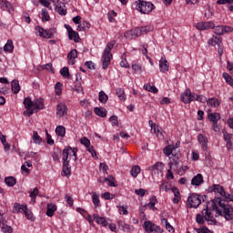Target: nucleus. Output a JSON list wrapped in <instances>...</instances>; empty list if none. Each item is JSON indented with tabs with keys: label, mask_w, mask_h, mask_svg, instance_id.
<instances>
[{
	"label": "nucleus",
	"mask_w": 233,
	"mask_h": 233,
	"mask_svg": "<svg viewBox=\"0 0 233 233\" xmlns=\"http://www.w3.org/2000/svg\"><path fill=\"white\" fill-rule=\"evenodd\" d=\"M106 181L108 182L109 187H116V183L114 182V177L109 176L108 177L100 178V183H106Z\"/></svg>",
	"instance_id": "72a5a7b5"
},
{
	"label": "nucleus",
	"mask_w": 233,
	"mask_h": 233,
	"mask_svg": "<svg viewBox=\"0 0 233 233\" xmlns=\"http://www.w3.org/2000/svg\"><path fill=\"white\" fill-rule=\"evenodd\" d=\"M205 219L207 220L208 225H216V223H218L214 216H212V212H210V209L208 208L204 209L202 211V215L198 214L196 217V221L198 225H204Z\"/></svg>",
	"instance_id": "20e7f679"
},
{
	"label": "nucleus",
	"mask_w": 233,
	"mask_h": 233,
	"mask_svg": "<svg viewBox=\"0 0 233 233\" xmlns=\"http://www.w3.org/2000/svg\"><path fill=\"white\" fill-rule=\"evenodd\" d=\"M157 201V198H156V196H152L149 199V203H147V207L151 209V210H157L156 208V202Z\"/></svg>",
	"instance_id": "ea45409f"
},
{
	"label": "nucleus",
	"mask_w": 233,
	"mask_h": 233,
	"mask_svg": "<svg viewBox=\"0 0 233 233\" xmlns=\"http://www.w3.org/2000/svg\"><path fill=\"white\" fill-rule=\"evenodd\" d=\"M132 69L134 70V72H137L138 74H141V72H143V69L141 68V66L139 64H133Z\"/></svg>",
	"instance_id": "0e129e2a"
},
{
	"label": "nucleus",
	"mask_w": 233,
	"mask_h": 233,
	"mask_svg": "<svg viewBox=\"0 0 233 233\" xmlns=\"http://www.w3.org/2000/svg\"><path fill=\"white\" fill-rule=\"evenodd\" d=\"M195 26L198 30H210V28H214V22H198L195 24Z\"/></svg>",
	"instance_id": "ddd939ff"
},
{
	"label": "nucleus",
	"mask_w": 233,
	"mask_h": 233,
	"mask_svg": "<svg viewBox=\"0 0 233 233\" xmlns=\"http://www.w3.org/2000/svg\"><path fill=\"white\" fill-rule=\"evenodd\" d=\"M208 105H210L213 108H218V106H219V101L217 98H209Z\"/></svg>",
	"instance_id": "37998d69"
},
{
	"label": "nucleus",
	"mask_w": 233,
	"mask_h": 233,
	"mask_svg": "<svg viewBox=\"0 0 233 233\" xmlns=\"http://www.w3.org/2000/svg\"><path fill=\"white\" fill-rule=\"evenodd\" d=\"M171 190L175 196L174 198L172 199V201L175 205H177V203H179V201H181V193L179 192V188L172 187Z\"/></svg>",
	"instance_id": "aec40b11"
},
{
	"label": "nucleus",
	"mask_w": 233,
	"mask_h": 233,
	"mask_svg": "<svg viewBox=\"0 0 233 233\" xmlns=\"http://www.w3.org/2000/svg\"><path fill=\"white\" fill-rule=\"evenodd\" d=\"M179 153H175L174 157H169V168L177 172V174H181L185 172L183 166L179 165Z\"/></svg>",
	"instance_id": "423d86ee"
},
{
	"label": "nucleus",
	"mask_w": 233,
	"mask_h": 233,
	"mask_svg": "<svg viewBox=\"0 0 233 233\" xmlns=\"http://www.w3.org/2000/svg\"><path fill=\"white\" fill-rule=\"evenodd\" d=\"M5 182L7 187H15V183H17V179H15L14 177H6L5 178Z\"/></svg>",
	"instance_id": "c9c22d12"
},
{
	"label": "nucleus",
	"mask_w": 233,
	"mask_h": 233,
	"mask_svg": "<svg viewBox=\"0 0 233 233\" xmlns=\"http://www.w3.org/2000/svg\"><path fill=\"white\" fill-rule=\"evenodd\" d=\"M151 132H154L157 137H163V133H161V128L159 126H157L154 129L151 130Z\"/></svg>",
	"instance_id": "052dcab7"
},
{
	"label": "nucleus",
	"mask_w": 233,
	"mask_h": 233,
	"mask_svg": "<svg viewBox=\"0 0 233 233\" xmlns=\"http://www.w3.org/2000/svg\"><path fill=\"white\" fill-rule=\"evenodd\" d=\"M162 223L166 225V228L168 232H172V230L174 231V228L172 227V225H170V223H168V219L162 218Z\"/></svg>",
	"instance_id": "4d7b16f0"
},
{
	"label": "nucleus",
	"mask_w": 233,
	"mask_h": 233,
	"mask_svg": "<svg viewBox=\"0 0 233 233\" xmlns=\"http://www.w3.org/2000/svg\"><path fill=\"white\" fill-rule=\"evenodd\" d=\"M35 32L40 37H44V39H52V36L54 35L50 30H45L39 25L35 27Z\"/></svg>",
	"instance_id": "9b49d317"
},
{
	"label": "nucleus",
	"mask_w": 233,
	"mask_h": 233,
	"mask_svg": "<svg viewBox=\"0 0 233 233\" xmlns=\"http://www.w3.org/2000/svg\"><path fill=\"white\" fill-rule=\"evenodd\" d=\"M207 198V195L199 196L196 193H191L187 198V207L189 208H198L201 205V201H205Z\"/></svg>",
	"instance_id": "39448f33"
},
{
	"label": "nucleus",
	"mask_w": 233,
	"mask_h": 233,
	"mask_svg": "<svg viewBox=\"0 0 233 233\" xmlns=\"http://www.w3.org/2000/svg\"><path fill=\"white\" fill-rule=\"evenodd\" d=\"M194 230L198 233H208L210 232L209 229L207 228V227L203 226L202 228H194Z\"/></svg>",
	"instance_id": "680f3d73"
},
{
	"label": "nucleus",
	"mask_w": 233,
	"mask_h": 233,
	"mask_svg": "<svg viewBox=\"0 0 233 233\" xmlns=\"http://www.w3.org/2000/svg\"><path fill=\"white\" fill-rule=\"evenodd\" d=\"M81 145H84V147H90V140L86 138V137H84L83 138L80 139Z\"/></svg>",
	"instance_id": "e2e57ef3"
},
{
	"label": "nucleus",
	"mask_w": 233,
	"mask_h": 233,
	"mask_svg": "<svg viewBox=\"0 0 233 233\" xmlns=\"http://www.w3.org/2000/svg\"><path fill=\"white\" fill-rule=\"evenodd\" d=\"M114 45H116V40H112L107 43L103 55H102V68L103 70H106L110 66V61H112V48H114Z\"/></svg>",
	"instance_id": "7ed1b4c3"
},
{
	"label": "nucleus",
	"mask_w": 233,
	"mask_h": 233,
	"mask_svg": "<svg viewBox=\"0 0 233 233\" xmlns=\"http://www.w3.org/2000/svg\"><path fill=\"white\" fill-rule=\"evenodd\" d=\"M45 108V100L43 98H36L33 101V110L34 112H39Z\"/></svg>",
	"instance_id": "2eb2a0df"
},
{
	"label": "nucleus",
	"mask_w": 233,
	"mask_h": 233,
	"mask_svg": "<svg viewBox=\"0 0 233 233\" xmlns=\"http://www.w3.org/2000/svg\"><path fill=\"white\" fill-rule=\"evenodd\" d=\"M26 208H27L26 205H21L19 203H15L12 212H13V214H21L23 212L25 213Z\"/></svg>",
	"instance_id": "f3484780"
},
{
	"label": "nucleus",
	"mask_w": 233,
	"mask_h": 233,
	"mask_svg": "<svg viewBox=\"0 0 233 233\" xmlns=\"http://www.w3.org/2000/svg\"><path fill=\"white\" fill-rule=\"evenodd\" d=\"M116 94L117 97L120 99V101H127V95H125V89L117 87L116 89Z\"/></svg>",
	"instance_id": "c756f323"
},
{
	"label": "nucleus",
	"mask_w": 233,
	"mask_h": 233,
	"mask_svg": "<svg viewBox=\"0 0 233 233\" xmlns=\"http://www.w3.org/2000/svg\"><path fill=\"white\" fill-rule=\"evenodd\" d=\"M223 78L225 79L226 83L229 85V86H233V78L228 73H223Z\"/></svg>",
	"instance_id": "79ce46f5"
},
{
	"label": "nucleus",
	"mask_w": 233,
	"mask_h": 233,
	"mask_svg": "<svg viewBox=\"0 0 233 233\" xmlns=\"http://www.w3.org/2000/svg\"><path fill=\"white\" fill-rule=\"evenodd\" d=\"M11 90L14 94H19V92H21V86H19V80H13L11 82Z\"/></svg>",
	"instance_id": "a878e982"
},
{
	"label": "nucleus",
	"mask_w": 233,
	"mask_h": 233,
	"mask_svg": "<svg viewBox=\"0 0 233 233\" xmlns=\"http://www.w3.org/2000/svg\"><path fill=\"white\" fill-rule=\"evenodd\" d=\"M68 37L71 41H74L75 43H79V41H81V38L79 37V33L76 31H71L68 35Z\"/></svg>",
	"instance_id": "7c9ffc66"
},
{
	"label": "nucleus",
	"mask_w": 233,
	"mask_h": 233,
	"mask_svg": "<svg viewBox=\"0 0 233 233\" xmlns=\"http://www.w3.org/2000/svg\"><path fill=\"white\" fill-rule=\"evenodd\" d=\"M163 153L167 157L172 156V157H174V156L177 154V152H176L174 149V145H168L166 147H164Z\"/></svg>",
	"instance_id": "5701e85b"
},
{
	"label": "nucleus",
	"mask_w": 233,
	"mask_h": 233,
	"mask_svg": "<svg viewBox=\"0 0 233 233\" xmlns=\"http://www.w3.org/2000/svg\"><path fill=\"white\" fill-rule=\"evenodd\" d=\"M109 121L113 127H117L118 121H117V116H112L109 117Z\"/></svg>",
	"instance_id": "338daca9"
},
{
	"label": "nucleus",
	"mask_w": 233,
	"mask_h": 233,
	"mask_svg": "<svg viewBox=\"0 0 233 233\" xmlns=\"http://www.w3.org/2000/svg\"><path fill=\"white\" fill-rule=\"evenodd\" d=\"M55 90H56V96H59L60 94H62V92H63V84H61L60 82H57L55 86Z\"/></svg>",
	"instance_id": "603ef678"
},
{
	"label": "nucleus",
	"mask_w": 233,
	"mask_h": 233,
	"mask_svg": "<svg viewBox=\"0 0 233 233\" xmlns=\"http://www.w3.org/2000/svg\"><path fill=\"white\" fill-rule=\"evenodd\" d=\"M204 179H203V175H201V174H198V175H196L193 178H192V180H191V185L193 186V187H199V185H202V183H204Z\"/></svg>",
	"instance_id": "a211bd4d"
},
{
	"label": "nucleus",
	"mask_w": 233,
	"mask_h": 233,
	"mask_svg": "<svg viewBox=\"0 0 233 233\" xmlns=\"http://www.w3.org/2000/svg\"><path fill=\"white\" fill-rule=\"evenodd\" d=\"M90 194H91L93 205L96 208L101 207V200H99V195H97V193H96V192H93V193H90Z\"/></svg>",
	"instance_id": "cd10ccee"
},
{
	"label": "nucleus",
	"mask_w": 233,
	"mask_h": 233,
	"mask_svg": "<svg viewBox=\"0 0 233 233\" xmlns=\"http://www.w3.org/2000/svg\"><path fill=\"white\" fill-rule=\"evenodd\" d=\"M154 223L152 221L147 220L144 222V228L146 232L152 233V230L154 229Z\"/></svg>",
	"instance_id": "f704fd0d"
},
{
	"label": "nucleus",
	"mask_w": 233,
	"mask_h": 233,
	"mask_svg": "<svg viewBox=\"0 0 233 233\" xmlns=\"http://www.w3.org/2000/svg\"><path fill=\"white\" fill-rule=\"evenodd\" d=\"M93 218L94 219H96L98 225H101L102 227H108V221L106 220V218L99 217V215L97 214H94Z\"/></svg>",
	"instance_id": "4be33fe9"
},
{
	"label": "nucleus",
	"mask_w": 233,
	"mask_h": 233,
	"mask_svg": "<svg viewBox=\"0 0 233 233\" xmlns=\"http://www.w3.org/2000/svg\"><path fill=\"white\" fill-rule=\"evenodd\" d=\"M137 10L141 14H150L154 10V4L143 0L137 1Z\"/></svg>",
	"instance_id": "0eeeda50"
},
{
	"label": "nucleus",
	"mask_w": 233,
	"mask_h": 233,
	"mask_svg": "<svg viewBox=\"0 0 233 233\" xmlns=\"http://www.w3.org/2000/svg\"><path fill=\"white\" fill-rule=\"evenodd\" d=\"M68 114V107L64 103H60L56 106V116L57 117H66Z\"/></svg>",
	"instance_id": "f8f14e48"
},
{
	"label": "nucleus",
	"mask_w": 233,
	"mask_h": 233,
	"mask_svg": "<svg viewBox=\"0 0 233 233\" xmlns=\"http://www.w3.org/2000/svg\"><path fill=\"white\" fill-rule=\"evenodd\" d=\"M152 30H154V27H152L150 25L140 27V32H141L142 35L143 34H148V32H152Z\"/></svg>",
	"instance_id": "6e6d98bb"
},
{
	"label": "nucleus",
	"mask_w": 233,
	"mask_h": 233,
	"mask_svg": "<svg viewBox=\"0 0 233 233\" xmlns=\"http://www.w3.org/2000/svg\"><path fill=\"white\" fill-rule=\"evenodd\" d=\"M117 15V13H116L114 10L110 11L109 13H107V18L109 23H116V17Z\"/></svg>",
	"instance_id": "49530a36"
},
{
	"label": "nucleus",
	"mask_w": 233,
	"mask_h": 233,
	"mask_svg": "<svg viewBox=\"0 0 233 233\" xmlns=\"http://www.w3.org/2000/svg\"><path fill=\"white\" fill-rule=\"evenodd\" d=\"M56 210H57V206L56 204H53V203L48 204L46 216H48V218H53L54 214H56Z\"/></svg>",
	"instance_id": "393cba45"
},
{
	"label": "nucleus",
	"mask_w": 233,
	"mask_h": 233,
	"mask_svg": "<svg viewBox=\"0 0 233 233\" xmlns=\"http://www.w3.org/2000/svg\"><path fill=\"white\" fill-rule=\"evenodd\" d=\"M56 136H59L60 137H65L66 134V129L63 126H57L56 128Z\"/></svg>",
	"instance_id": "473e14b6"
},
{
	"label": "nucleus",
	"mask_w": 233,
	"mask_h": 233,
	"mask_svg": "<svg viewBox=\"0 0 233 233\" xmlns=\"http://www.w3.org/2000/svg\"><path fill=\"white\" fill-rule=\"evenodd\" d=\"M69 156L70 157H73L74 161H77V147H65L62 151V173L66 177H70L72 176V167L70 166Z\"/></svg>",
	"instance_id": "f03ea898"
},
{
	"label": "nucleus",
	"mask_w": 233,
	"mask_h": 233,
	"mask_svg": "<svg viewBox=\"0 0 233 233\" xmlns=\"http://www.w3.org/2000/svg\"><path fill=\"white\" fill-rule=\"evenodd\" d=\"M77 58V49L71 50L67 55V59H76Z\"/></svg>",
	"instance_id": "13d9d810"
},
{
	"label": "nucleus",
	"mask_w": 233,
	"mask_h": 233,
	"mask_svg": "<svg viewBox=\"0 0 233 233\" xmlns=\"http://www.w3.org/2000/svg\"><path fill=\"white\" fill-rule=\"evenodd\" d=\"M208 119L211 123H218L219 119H221V115H219V113H211L208 115Z\"/></svg>",
	"instance_id": "c85d7f7f"
},
{
	"label": "nucleus",
	"mask_w": 233,
	"mask_h": 233,
	"mask_svg": "<svg viewBox=\"0 0 233 233\" xmlns=\"http://www.w3.org/2000/svg\"><path fill=\"white\" fill-rule=\"evenodd\" d=\"M148 170H151L152 172H154V170H157V172H161V170H163V163L157 162L155 165L149 167Z\"/></svg>",
	"instance_id": "4c0bfd02"
},
{
	"label": "nucleus",
	"mask_w": 233,
	"mask_h": 233,
	"mask_svg": "<svg viewBox=\"0 0 233 233\" xmlns=\"http://www.w3.org/2000/svg\"><path fill=\"white\" fill-rule=\"evenodd\" d=\"M224 141H226V148L227 150H233V143H232V134L227 132V130H222Z\"/></svg>",
	"instance_id": "9d476101"
},
{
	"label": "nucleus",
	"mask_w": 233,
	"mask_h": 233,
	"mask_svg": "<svg viewBox=\"0 0 233 233\" xmlns=\"http://www.w3.org/2000/svg\"><path fill=\"white\" fill-rule=\"evenodd\" d=\"M209 192H215L219 197L215 198L212 200L213 210L217 211V214L223 216L227 221L233 219V208L228 203L233 201V195L225 191V188L221 185H213L208 188Z\"/></svg>",
	"instance_id": "f257e3e1"
},
{
	"label": "nucleus",
	"mask_w": 233,
	"mask_h": 233,
	"mask_svg": "<svg viewBox=\"0 0 233 233\" xmlns=\"http://www.w3.org/2000/svg\"><path fill=\"white\" fill-rule=\"evenodd\" d=\"M24 214L25 216V218L27 219H30L31 221H34V219H35V218H34V214L32 213V211L30 209L25 208V210L24 211Z\"/></svg>",
	"instance_id": "8fccbe9b"
},
{
	"label": "nucleus",
	"mask_w": 233,
	"mask_h": 233,
	"mask_svg": "<svg viewBox=\"0 0 233 233\" xmlns=\"http://www.w3.org/2000/svg\"><path fill=\"white\" fill-rule=\"evenodd\" d=\"M0 7L1 10H3L4 12H8L9 14H12V12H14V6H12V4L7 0H1Z\"/></svg>",
	"instance_id": "4468645a"
},
{
	"label": "nucleus",
	"mask_w": 233,
	"mask_h": 233,
	"mask_svg": "<svg viewBox=\"0 0 233 233\" xmlns=\"http://www.w3.org/2000/svg\"><path fill=\"white\" fill-rule=\"evenodd\" d=\"M55 10L57 14H59V15H65L66 14V9L63 8L61 5H56Z\"/></svg>",
	"instance_id": "5fc2aeb1"
},
{
	"label": "nucleus",
	"mask_w": 233,
	"mask_h": 233,
	"mask_svg": "<svg viewBox=\"0 0 233 233\" xmlns=\"http://www.w3.org/2000/svg\"><path fill=\"white\" fill-rule=\"evenodd\" d=\"M141 173V167L139 166H134L130 171V174L133 177H137Z\"/></svg>",
	"instance_id": "a19ab883"
},
{
	"label": "nucleus",
	"mask_w": 233,
	"mask_h": 233,
	"mask_svg": "<svg viewBox=\"0 0 233 233\" xmlns=\"http://www.w3.org/2000/svg\"><path fill=\"white\" fill-rule=\"evenodd\" d=\"M117 225H118L119 228H121V230H123V232H132V226L127 224V222H125V220H118Z\"/></svg>",
	"instance_id": "6ab92c4d"
},
{
	"label": "nucleus",
	"mask_w": 233,
	"mask_h": 233,
	"mask_svg": "<svg viewBox=\"0 0 233 233\" xmlns=\"http://www.w3.org/2000/svg\"><path fill=\"white\" fill-rule=\"evenodd\" d=\"M160 189L165 190V192H168V190H170V188L168 187V182L162 181L160 184Z\"/></svg>",
	"instance_id": "69168bd1"
},
{
	"label": "nucleus",
	"mask_w": 233,
	"mask_h": 233,
	"mask_svg": "<svg viewBox=\"0 0 233 233\" xmlns=\"http://www.w3.org/2000/svg\"><path fill=\"white\" fill-rule=\"evenodd\" d=\"M2 232L12 233V232H14V229L12 228V227H10L5 223H2Z\"/></svg>",
	"instance_id": "3c124183"
},
{
	"label": "nucleus",
	"mask_w": 233,
	"mask_h": 233,
	"mask_svg": "<svg viewBox=\"0 0 233 233\" xmlns=\"http://www.w3.org/2000/svg\"><path fill=\"white\" fill-rule=\"evenodd\" d=\"M124 35H125V38H126V39H134V38L137 37L136 35L134 34V30H133V29H131V30H129V31H127V32L124 34Z\"/></svg>",
	"instance_id": "864d4df0"
},
{
	"label": "nucleus",
	"mask_w": 233,
	"mask_h": 233,
	"mask_svg": "<svg viewBox=\"0 0 233 233\" xmlns=\"http://www.w3.org/2000/svg\"><path fill=\"white\" fill-rule=\"evenodd\" d=\"M213 29L214 34L217 35H225V34H228L229 32H233V27L230 25H217L214 24Z\"/></svg>",
	"instance_id": "6e6552de"
},
{
	"label": "nucleus",
	"mask_w": 233,
	"mask_h": 233,
	"mask_svg": "<svg viewBox=\"0 0 233 233\" xmlns=\"http://www.w3.org/2000/svg\"><path fill=\"white\" fill-rule=\"evenodd\" d=\"M144 88H145L147 92H152L153 94H157V92H159V90L157 89V87H156L155 86L146 85V86H144Z\"/></svg>",
	"instance_id": "a18cd8bd"
},
{
	"label": "nucleus",
	"mask_w": 233,
	"mask_h": 233,
	"mask_svg": "<svg viewBox=\"0 0 233 233\" xmlns=\"http://www.w3.org/2000/svg\"><path fill=\"white\" fill-rule=\"evenodd\" d=\"M159 70L160 72H168V61H167V58L161 57L159 60Z\"/></svg>",
	"instance_id": "412c9836"
},
{
	"label": "nucleus",
	"mask_w": 233,
	"mask_h": 233,
	"mask_svg": "<svg viewBox=\"0 0 233 233\" xmlns=\"http://www.w3.org/2000/svg\"><path fill=\"white\" fill-rule=\"evenodd\" d=\"M94 112L96 116H98L99 117H106V109L103 107H96Z\"/></svg>",
	"instance_id": "2f4dec72"
},
{
	"label": "nucleus",
	"mask_w": 233,
	"mask_h": 233,
	"mask_svg": "<svg viewBox=\"0 0 233 233\" xmlns=\"http://www.w3.org/2000/svg\"><path fill=\"white\" fill-rule=\"evenodd\" d=\"M152 232H154V233H163V230L161 229V228L159 226L154 224Z\"/></svg>",
	"instance_id": "774afa93"
},
{
	"label": "nucleus",
	"mask_w": 233,
	"mask_h": 233,
	"mask_svg": "<svg viewBox=\"0 0 233 233\" xmlns=\"http://www.w3.org/2000/svg\"><path fill=\"white\" fill-rule=\"evenodd\" d=\"M33 141L34 143H35V145H41V141H43V139L36 131H34L33 133Z\"/></svg>",
	"instance_id": "c03bdc74"
},
{
	"label": "nucleus",
	"mask_w": 233,
	"mask_h": 233,
	"mask_svg": "<svg viewBox=\"0 0 233 233\" xmlns=\"http://www.w3.org/2000/svg\"><path fill=\"white\" fill-rule=\"evenodd\" d=\"M24 106L26 108V111L24 112V116H32L34 114V101H32V98L26 97L24 99Z\"/></svg>",
	"instance_id": "1a4fd4ad"
},
{
	"label": "nucleus",
	"mask_w": 233,
	"mask_h": 233,
	"mask_svg": "<svg viewBox=\"0 0 233 233\" xmlns=\"http://www.w3.org/2000/svg\"><path fill=\"white\" fill-rule=\"evenodd\" d=\"M5 52H14V42L12 40H7L4 46Z\"/></svg>",
	"instance_id": "58836bf2"
},
{
	"label": "nucleus",
	"mask_w": 233,
	"mask_h": 233,
	"mask_svg": "<svg viewBox=\"0 0 233 233\" xmlns=\"http://www.w3.org/2000/svg\"><path fill=\"white\" fill-rule=\"evenodd\" d=\"M198 139L204 152L207 151V148H208V138L207 137V136L199 134Z\"/></svg>",
	"instance_id": "dca6fc26"
},
{
	"label": "nucleus",
	"mask_w": 233,
	"mask_h": 233,
	"mask_svg": "<svg viewBox=\"0 0 233 233\" xmlns=\"http://www.w3.org/2000/svg\"><path fill=\"white\" fill-rule=\"evenodd\" d=\"M42 21H50V15L48 14V10L46 9H42Z\"/></svg>",
	"instance_id": "09e8293b"
},
{
	"label": "nucleus",
	"mask_w": 233,
	"mask_h": 233,
	"mask_svg": "<svg viewBox=\"0 0 233 233\" xmlns=\"http://www.w3.org/2000/svg\"><path fill=\"white\" fill-rule=\"evenodd\" d=\"M60 75L62 77H67L70 78V71L68 70V67L65 66L60 70Z\"/></svg>",
	"instance_id": "de8ad7c7"
},
{
	"label": "nucleus",
	"mask_w": 233,
	"mask_h": 233,
	"mask_svg": "<svg viewBox=\"0 0 233 233\" xmlns=\"http://www.w3.org/2000/svg\"><path fill=\"white\" fill-rule=\"evenodd\" d=\"M221 43H223V38H221L220 36H212L208 40V45H210L211 46H216V45H218V46H221Z\"/></svg>",
	"instance_id": "b1692460"
},
{
	"label": "nucleus",
	"mask_w": 233,
	"mask_h": 233,
	"mask_svg": "<svg viewBox=\"0 0 233 233\" xmlns=\"http://www.w3.org/2000/svg\"><path fill=\"white\" fill-rule=\"evenodd\" d=\"M98 99H99L100 103H103L105 105L108 101V95H106V93H105V91H100Z\"/></svg>",
	"instance_id": "e433bc0d"
},
{
	"label": "nucleus",
	"mask_w": 233,
	"mask_h": 233,
	"mask_svg": "<svg viewBox=\"0 0 233 233\" xmlns=\"http://www.w3.org/2000/svg\"><path fill=\"white\" fill-rule=\"evenodd\" d=\"M182 103L190 104V88H187L180 96Z\"/></svg>",
	"instance_id": "bb28decb"
},
{
	"label": "nucleus",
	"mask_w": 233,
	"mask_h": 233,
	"mask_svg": "<svg viewBox=\"0 0 233 233\" xmlns=\"http://www.w3.org/2000/svg\"><path fill=\"white\" fill-rule=\"evenodd\" d=\"M86 28H90V25L88 23H82L78 25L77 30L78 32H83V30H86Z\"/></svg>",
	"instance_id": "bf43d9fd"
}]
</instances>
